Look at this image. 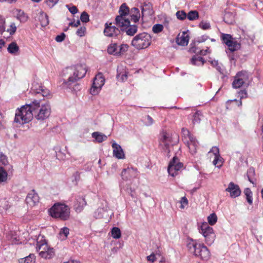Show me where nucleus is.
<instances>
[{
	"mask_svg": "<svg viewBox=\"0 0 263 263\" xmlns=\"http://www.w3.org/2000/svg\"><path fill=\"white\" fill-rule=\"evenodd\" d=\"M255 170L253 168H250L247 173V176L248 180L253 184L255 185L254 176H255Z\"/></svg>",
	"mask_w": 263,
	"mask_h": 263,
	"instance_id": "obj_37",
	"label": "nucleus"
},
{
	"mask_svg": "<svg viewBox=\"0 0 263 263\" xmlns=\"http://www.w3.org/2000/svg\"><path fill=\"white\" fill-rule=\"evenodd\" d=\"M146 258L148 261L152 262H154L156 260V255L154 253H152L150 255L147 256Z\"/></svg>",
	"mask_w": 263,
	"mask_h": 263,
	"instance_id": "obj_61",
	"label": "nucleus"
},
{
	"mask_svg": "<svg viewBox=\"0 0 263 263\" xmlns=\"http://www.w3.org/2000/svg\"><path fill=\"white\" fill-rule=\"evenodd\" d=\"M191 62L195 65H203L204 61L202 57L194 56L192 58Z\"/></svg>",
	"mask_w": 263,
	"mask_h": 263,
	"instance_id": "obj_39",
	"label": "nucleus"
},
{
	"mask_svg": "<svg viewBox=\"0 0 263 263\" xmlns=\"http://www.w3.org/2000/svg\"><path fill=\"white\" fill-rule=\"evenodd\" d=\"M126 30V32L128 35H134L137 31V26L135 25H130L126 26L124 28Z\"/></svg>",
	"mask_w": 263,
	"mask_h": 263,
	"instance_id": "obj_36",
	"label": "nucleus"
},
{
	"mask_svg": "<svg viewBox=\"0 0 263 263\" xmlns=\"http://www.w3.org/2000/svg\"><path fill=\"white\" fill-rule=\"evenodd\" d=\"M49 212L52 217L67 220L70 216V208L65 204L55 203L49 209Z\"/></svg>",
	"mask_w": 263,
	"mask_h": 263,
	"instance_id": "obj_6",
	"label": "nucleus"
},
{
	"mask_svg": "<svg viewBox=\"0 0 263 263\" xmlns=\"http://www.w3.org/2000/svg\"><path fill=\"white\" fill-rule=\"evenodd\" d=\"M86 32V28L85 27H81L78 29L76 32L77 35L82 37L85 35Z\"/></svg>",
	"mask_w": 263,
	"mask_h": 263,
	"instance_id": "obj_52",
	"label": "nucleus"
},
{
	"mask_svg": "<svg viewBox=\"0 0 263 263\" xmlns=\"http://www.w3.org/2000/svg\"><path fill=\"white\" fill-rule=\"evenodd\" d=\"M92 137L99 143L105 141L107 138V137L105 135L97 132H93L92 134Z\"/></svg>",
	"mask_w": 263,
	"mask_h": 263,
	"instance_id": "obj_30",
	"label": "nucleus"
},
{
	"mask_svg": "<svg viewBox=\"0 0 263 263\" xmlns=\"http://www.w3.org/2000/svg\"><path fill=\"white\" fill-rule=\"evenodd\" d=\"M189 251L201 259L207 260L210 258V252L203 244L198 243L196 240H189L187 243Z\"/></svg>",
	"mask_w": 263,
	"mask_h": 263,
	"instance_id": "obj_4",
	"label": "nucleus"
},
{
	"mask_svg": "<svg viewBox=\"0 0 263 263\" xmlns=\"http://www.w3.org/2000/svg\"><path fill=\"white\" fill-rule=\"evenodd\" d=\"M146 119L147 125H151L153 123V119L149 116H147Z\"/></svg>",
	"mask_w": 263,
	"mask_h": 263,
	"instance_id": "obj_63",
	"label": "nucleus"
},
{
	"mask_svg": "<svg viewBox=\"0 0 263 263\" xmlns=\"http://www.w3.org/2000/svg\"><path fill=\"white\" fill-rule=\"evenodd\" d=\"M9 164V161L7 157L1 153L0 154V166H7Z\"/></svg>",
	"mask_w": 263,
	"mask_h": 263,
	"instance_id": "obj_44",
	"label": "nucleus"
},
{
	"mask_svg": "<svg viewBox=\"0 0 263 263\" xmlns=\"http://www.w3.org/2000/svg\"><path fill=\"white\" fill-rule=\"evenodd\" d=\"M199 26L201 28H202L204 30L209 29H210V28L211 27L210 24L209 22H201Z\"/></svg>",
	"mask_w": 263,
	"mask_h": 263,
	"instance_id": "obj_57",
	"label": "nucleus"
},
{
	"mask_svg": "<svg viewBox=\"0 0 263 263\" xmlns=\"http://www.w3.org/2000/svg\"><path fill=\"white\" fill-rule=\"evenodd\" d=\"M117 78L119 81L124 82L127 79V72L123 66L118 67Z\"/></svg>",
	"mask_w": 263,
	"mask_h": 263,
	"instance_id": "obj_24",
	"label": "nucleus"
},
{
	"mask_svg": "<svg viewBox=\"0 0 263 263\" xmlns=\"http://www.w3.org/2000/svg\"><path fill=\"white\" fill-rule=\"evenodd\" d=\"M57 158L59 160H64L66 158L65 154L62 152L61 150H59L58 152H57L56 155Z\"/></svg>",
	"mask_w": 263,
	"mask_h": 263,
	"instance_id": "obj_56",
	"label": "nucleus"
},
{
	"mask_svg": "<svg viewBox=\"0 0 263 263\" xmlns=\"http://www.w3.org/2000/svg\"><path fill=\"white\" fill-rule=\"evenodd\" d=\"M86 205V202L83 196H79L77 198L74 208L77 212H80L83 208Z\"/></svg>",
	"mask_w": 263,
	"mask_h": 263,
	"instance_id": "obj_23",
	"label": "nucleus"
},
{
	"mask_svg": "<svg viewBox=\"0 0 263 263\" xmlns=\"http://www.w3.org/2000/svg\"><path fill=\"white\" fill-rule=\"evenodd\" d=\"M121 175L122 176L123 179H129L131 178L135 177L137 175V171L133 168H127L126 169H124Z\"/></svg>",
	"mask_w": 263,
	"mask_h": 263,
	"instance_id": "obj_22",
	"label": "nucleus"
},
{
	"mask_svg": "<svg viewBox=\"0 0 263 263\" xmlns=\"http://www.w3.org/2000/svg\"><path fill=\"white\" fill-rule=\"evenodd\" d=\"M36 240V250L41 257L48 259L54 257V250L48 245L44 236L39 235Z\"/></svg>",
	"mask_w": 263,
	"mask_h": 263,
	"instance_id": "obj_3",
	"label": "nucleus"
},
{
	"mask_svg": "<svg viewBox=\"0 0 263 263\" xmlns=\"http://www.w3.org/2000/svg\"><path fill=\"white\" fill-rule=\"evenodd\" d=\"M183 141L188 147L190 153L194 154L196 153L198 143L195 138L192 135L188 129L183 128L182 129Z\"/></svg>",
	"mask_w": 263,
	"mask_h": 263,
	"instance_id": "obj_8",
	"label": "nucleus"
},
{
	"mask_svg": "<svg viewBox=\"0 0 263 263\" xmlns=\"http://www.w3.org/2000/svg\"><path fill=\"white\" fill-rule=\"evenodd\" d=\"M104 33L108 37H118L120 35V30L111 23H106L105 24Z\"/></svg>",
	"mask_w": 263,
	"mask_h": 263,
	"instance_id": "obj_16",
	"label": "nucleus"
},
{
	"mask_svg": "<svg viewBox=\"0 0 263 263\" xmlns=\"http://www.w3.org/2000/svg\"><path fill=\"white\" fill-rule=\"evenodd\" d=\"M244 193L246 196L248 202L250 204H252L253 202L252 192L249 188H246L244 190Z\"/></svg>",
	"mask_w": 263,
	"mask_h": 263,
	"instance_id": "obj_40",
	"label": "nucleus"
},
{
	"mask_svg": "<svg viewBox=\"0 0 263 263\" xmlns=\"http://www.w3.org/2000/svg\"><path fill=\"white\" fill-rule=\"evenodd\" d=\"M106 211L103 208H99L95 212V216L97 218H102L104 216Z\"/></svg>",
	"mask_w": 263,
	"mask_h": 263,
	"instance_id": "obj_50",
	"label": "nucleus"
},
{
	"mask_svg": "<svg viewBox=\"0 0 263 263\" xmlns=\"http://www.w3.org/2000/svg\"><path fill=\"white\" fill-rule=\"evenodd\" d=\"M226 191L230 193L231 198H236L239 196L241 191L238 185L231 182L229 183L228 187L226 189Z\"/></svg>",
	"mask_w": 263,
	"mask_h": 263,
	"instance_id": "obj_18",
	"label": "nucleus"
},
{
	"mask_svg": "<svg viewBox=\"0 0 263 263\" xmlns=\"http://www.w3.org/2000/svg\"><path fill=\"white\" fill-rule=\"evenodd\" d=\"M20 263H35V256L33 254H30L25 258H21L19 260Z\"/></svg>",
	"mask_w": 263,
	"mask_h": 263,
	"instance_id": "obj_34",
	"label": "nucleus"
},
{
	"mask_svg": "<svg viewBox=\"0 0 263 263\" xmlns=\"http://www.w3.org/2000/svg\"><path fill=\"white\" fill-rule=\"evenodd\" d=\"M16 30V27L14 23H12L10 25L9 28L7 29V31L9 32L11 35L13 34L15 32Z\"/></svg>",
	"mask_w": 263,
	"mask_h": 263,
	"instance_id": "obj_53",
	"label": "nucleus"
},
{
	"mask_svg": "<svg viewBox=\"0 0 263 263\" xmlns=\"http://www.w3.org/2000/svg\"><path fill=\"white\" fill-rule=\"evenodd\" d=\"M164 27L162 24H157L153 26L152 30L155 33H159L162 31Z\"/></svg>",
	"mask_w": 263,
	"mask_h": 263,
	"instance_id": "obj_46",
	"label": "nucleus"
},
{
	"mask_svg": "<svg viewBox=\"0 0 263 263\" xmlns=\"http://www.w3.org/2000/svg\"><path fill=\"white\" fill-rule=\"evenodd\" d=\"M36 105L32 101L29 104L22 106L16 110L14 121L20 124H25L29 122L34 116V108Z\"/></svg>",
	"mask_w": 263,
	"mask_h": 263,
	"instance_id": "obj_2",
	"label": "nucleus"
},
{
	"mask_svg": "<svg viewBox=\"0 0 263 263\" xmlns=\"http://www.w3.org/2000/svg\"><path fill=\"white\" fill-rule=\"evenodd\" d=\"M172 145V137L166 132H162L159 136V145L167 154L171 151Z\"/></svg>",
	"mask_w": 263,
	"mask_h": 263,
	"instance_id": "obj_11",
	"label": "nucleus"
},
{
	"mask_svg": "<svg viewBox=\"0 0 263 263\" xmlns=\"http://www.w3.org/2000/svg\"><path fill=\"white\" fill-rule=\"evenodd\" d=\"M66 7L72 14H76L78 11L77 8L74 6H70L69 5H67Z\"/></svg>",
	"mask_w": 263,
	"mask_h": 263,
	"instance_id": "obj_54",
	"label": "nucleus"
},
{
	"mask_svg": "<svg viewBox=\"0 0 263 263\" xmlns=\"http://www.w3.org/2000/svg\"><path fill=\"white\" fill-rule=\"evenodd\" d=\"M113 156L118 159H124L125 158L124 152L121 146L116 142L112 143Z\"/></svg>",
	"mask_w": 263,
	"mask_h": 263,
	"instance_id": "obj_19",
	"label": "nucleus"
},
{
	"mask_svg": "<svg viewBox=\"0 0 263 263\" xmlns=\"http://www.w3.org/2000/svg\"><path fill=\"white\" fill-rule=\"evenodd\" d=\"M211 64L214 66L215 67L216 69L219 71V72H221V68L219 66H218V63L217 61L216 60H213L211 61Z\"/></svg>",
	"mask_w": 263,
	"mask_h": 263,
	"instance_id": "obj_60",
	"label": "nucleus"
},
{
	"mask_svg": "<svg viewBox=\"0 0 263 263\" xmlns=\"http://www.w3.org/2000/svg\"><path fill=\"white\" fill-rule=\"evenodd\" d=\"M115 24L119 27H121L122 30H124L126 26H129L130 21L126 17L122 16H117L115 20Z\"/></svg>",
	"mask_w": 263,
	"mask_h": 263,
	"instance_id": "obj_20",
	"label": "nucleus"
},
{
	"mask_svg": "<svg viewBox=\"0 0 263 263\" xmlns=\"http://www.w3.org/2000/svg\"><path fill=\"white\" fill-rule=\"evenodd\" d=\"M59 0H47L46 4L50 8L53 7L58 3Z\"/></svg>",
	"mask_w": 263,
	"mask_h": 263,
	"instance_id": "obj_58",
	"label": "nucleus"
},
{
	"mask_svg": "<svg viewBox=\"0 0 263 263\" xmlns=\"http://www.w3.org/2000/svg\"><path fill=\"white\" fill-rule=\"evenodd\" d=\"M7 238L13 245H18L21 243L20 238L15 232H10L7 235Z\"/></svg>",
	"mask_w": 263,
	"mask_h": 263,
	"instance_id": "obj_26",
	"label": "nucleus"
},
{
	"mask_svg": "<svg viewBox=\"0 0 263 263\" xmlns=\"http://www.w3.org/2000/svg\"><path fill=\"white\" fill-rule=\"evenodd\" d=\"M199 232L204 236L206 243L211 246L214 241L215 235L213 229L210 227L206 222L201 224L199 229Z\"/></svg>",
	"mask_w": 263,
	"mask_h": 263,
	"instance_id": "obj_9",
	"label": "nucleus"
},
{
	"mask_svg": "<svg viewBox=\"0 0 263 263\" xmlns=\"http://www.w3.org/2000/svg\"><path fill=\"white\" fill-rule=\"evenodd\" d=\"M33 91L36 95L41 94L43 97H49L50 96V91L46 88H44L42 86H39V88H35L33 86Z\"/></svg>",
	"mask_w": 263,
	"mask_h": 263,
	"instance_id": "obj_27",
	"label": "nucleus"
},
{
	"mask_svg": "<svg viewBox=\"0 0 263 263\" xmlns=\"http://www.w3.org/2000/svg\"><path fill=\"white\" fill-rule=\"evenodd\" d=\"M65 37V35L64 33H61L60 35H58L55 37V41L57 42H62Z\"/></svg>",
	"mask_w": 263,
	"mask_h": 263,
	"instance_id": "obj_59",
	"label": "nucleus"
},
{
	"mask_svg": "<svg viewBox=\"0 0 263 263\" xmlns=\"http://www.w3.org/2000/svg\"><path fill=\"white\" fill-rule=\"evenodd\" d=\"M209 153H213L214 157L220 155L219 148L216 146H213L209 151Z\"/></svg>",
	"mask_w": 263,
	"mask_h": 263,
	"instance_id": "obj_55",
	"label": "nucleus"
},
{
	"mask_svg": "<svg viewBox=\"0 0 263 263\" xmlns=\"http://www.w3.org/2000/svg\"><path fill=\"white\" fill-rule=\"evenodd\" d=\"M217 217L215 213H212V214H210L208 217V223L210 225L213 226V225L215 224L216 223V222H217Z\"/></svg>",
	"mask_w": 263,
	"mask_h": 263,
	"instance_id": "obj_45",
	"label": "nucleus"
},
{
	"mask_svg": "<svg viewBox=\"0 0 263 263\" xmlns=\"http://www.w3.org/2000/svg\"><path fill=\"white\" fill-rule=\"evenodd\" d=\"M8 174L3 166H0V186L8 181Z\"/></svg>",
	"mask_w": 263,
	"mask_h": 263,
	"instance_id": "obj_28",
	"label": "nucleus"
},
{
	"mask_svg": "<svg viewBox=\"0 0 263 263\" xmlns=\"http://www.w3.org/2000/svg\"><path fill=\"white\" fill-rule=\"evenodd\" d=\"M249 74L246 71H240L238 72L235 77L234 80L232 83L233 87L235 88H239L242 85L248 81Z\"/></svg>",
	"mask_w": 263,
	"mask_h": 263,
	"instance_id": "obj_15",
	"label": "nucleus"
},
{
	"mask_svg": "<svg viewBox=\"0 0 263 263\" xmlns=\"http://www.w3.org/2000/svg\"><path fill=\"white\" fill-rule=\"evenodd\" d=\"M3 128V116L1 114H0V129H2Z\"/></svg>",
	"mask_w": 263,
	"mask_h": 263,
	"instance_id": "obj_64",
	"label": "nucleus"
},
{
	"mask_svg": "<svg viewBox=\"0 0 263 263\" xmlns=\"http://www.w3.org/2000/svg\"><path fill=\"white\" fill-rule=\"evenodd\" d=\"M39 195L34 190L29 193L26 198V203L29 207L36 206L39 203Z\"/></svg>",
	"mask_w": 263,
	"mask_h": 263,
	"instance_id": "obj_17",
	"label": "nucleus"
},
{
	"mask_svg": "<svg viewBox=\"0 0 263 263\" xmlns=\"http://www.w3.org/2000/svg\"><path fill=\"white\" fill-rule=\"evenodd\" d=\"M238 94L240 100L247 97V92L245 90H240Z\"/></svg>",
	"mask_w": 263,
	"mask_h": 263,
	"instance_id": "obj_62",
	"label": "nucleus"
},
{
	"mask_svg": "<svg viewBox=\"0 0 263 263\" xmlns=\"http://www.w3.org/2000/svg\"><path fill=\"white\" fill-rule=\"evenodd\" d=\"M130 14L132 20L136 23L139 20L140 17V13L139 9L137 8H133L130 10Z\"/></svg>",
	"mask_w": 263,
	"mask_h": 263,
	"instance_id": "obj_31",
	"label": "nucleus"
},
{
	"mask_svg": "<svg viewBox=\"0 0 263 263\" xmlns=\"http://www.w3.org/2000/svg\"><path fill=\"white\" fill-rule=\"evenodd\" d=\"M16 18L22 23L26 22L28 20L27 15L21 10H16Z\"/></svg>",
	"mask_w": 263,
	"mask_h": 263,
	"instance_id": "obj_35",
	"label": "nucleus"
},
{
	"mask_svg": "<svg viewBox=\"0 0 263 263\" xmlns=\"http://www.w3.org/2000/svg\"><path fill=\"white\" fill-rule=\"evenodd\" d=\"M80 19L82 22L87 23L89 21V16L87 12L84 11L81 15Z\"/></svg>",
	"mask_w": 263,
	"mask_h": 263,
	"instance_id": "obj_49",
	"label": "nucleus"
},
{
	"mask_svg": "<svg viewBox=\"0 0 263 263\" xmlns=\"http://www.w3.org/2000/svg\"><path fill=\"white\" fill-rule=\"evenodd\" d=\"M189 36L185 32H183L181 34H178L176 38V43L179 45L186 46L189 41Z\"/></svg>",
	"mask_w": 263,
	"mask_h": 263,
	"instance_id": "obj_21",
	"label": "nucleus"
},
{
	"mask_svg": "<svg viewBox=\"0 0 263 263\" xmlns=\"http://www.w3.org/2000/svg\"><path fill=\"white\" fill-rule=\"evenodd\" d=\"M152 42V37L146 32H142L136 35L132 41V45L137 49H145Z\"/></svg>",
	"mask_w": 263,
	"mask_h": 263,
	"instance_id": "obj_7",
	"label": "nucleus"
},
{
	"mask_svg": "<svg viewBox=\"0 0 263 263\" xmlns=\"http://www.w3.org/2000/svg\"><path fill=\"white\" fill-rule=\"evenodd\" d=\"M86 72V66L84 65H77L65 68L62 72V76L64 78L63 87H69L73 83L83 78Z\"/></svg>",
	"mask_w": 263,
	"mask_h": 263,
	"instance_id": "obj_1",
	"label": "nucleus"
},
{
	"mask_svg": "<svg viewBox=\"0 0 263 263\" xmlns=\"http://www.w3.org/2000/svg\"><path fill=\"white\" fill-rule=\"evenodd\" d=\"M19 49V47L16 42H13L9 45L7 50L11 54H16L18 53Z\"/></svg>",
	"mask_w": 263,
	"mask_h": 263,
	"instance_id": "obj_29",
	"label": "nucleus"
},
{
	"mask_svg": "<svg viewBox=\"0 0 263 263\" xmlns=\"http://www.w3.org/2000/svg\"><path fill=\"white\" fill-rule=\"evenodd\" d=\"M183 165L176 157H174L170 161L167 168L168 174L172 176H175L183 168Z\"/></svg>",
	"mask_w": 263,
	"mask_h": 263,
	"instance_id": "obj_14",
	"label": "nucleus"
},
{
	"mask_svg": "<svg viewBox=\"0 0 263 263\" xmlns=\"http://www.w3.org/2000/svg\"><path fill=\"white\" fill-rule=\"evenodd\" d=\"M186 17L190 21H193L199 17V14L197 11H191L187 14Z\"/></svg>",
	"mask_w": 263,
	"mask_h": 263,
	"instance_id": "obj_43",
	"label": "nucleus"
},
{
	"mask_svg": "<svg viewBox=\"0 0 263 263\" xmlns=\"http://www.w3.org/2000/svg\"><path fill=\"white\" fill-rule=\"evenodd\" d=\"M39 19L42 26L45 27L49 24L48 16L43 12L40 13Z\"/></svg>",
	"mask_w": 263,
	"mask_h": 263,
	"instance_id": "obj_32",
	"label": "nucleus"
},
{
	"mask_svg": "<svg viewBox=\"0 0 263 263\" xmlns=\"http://www.w3.org/2000/svg\"><path fill=\"white\" fill-rule=\"evenodd\" d=\"M201 115L200 112H197L193 115V123L194 124H198L201 120Z\"/></svg>",
	"mask_w": 263,
	"mask_h": 263,
	"instance_id": "obj_48",
	"label": "nucleus"
},
{
	"mask_svg": "<svg viewBox=\"0 0 263 263\" xmlns=\"http://www.w3.org/2000/svg\"><path fill=\"white\" fill-rule=\"evenodd\" d=\"M221 39L231 52L237 51L240 48V43L236 41L230 34L222 33Z\"/></svg>",
	"mask_w": 263,
	"mask_h": 263,
	"instance_id": "obj_13",
	"label": "nucleus"
},
{
	"mask_svg": "<svg viewBox=\"0 0 263 263\" xmlns=\"http://www.w3.org/2000/svg\"><path fill=\"white\" fill-rule=\"evenodd\" d=\"M180 206L181 209H183L188 204V200L185 197H182L180 201Z\"/></svg>",
	"mask_w": 263,
	"mask_h": 263,
	"instance_id": "obj_51",
	"label": "nucleus"
},
{
	"mask_svg": "<svg viewBox=\"0 0 263 263\" xmlns=\"http://www.w3.org/2000/svg\"><path fill=\"white\" fill-rule=\"evenodd\" d=\"M37 106L34 108V118L39 121H44L48 119L50 116L51 112V106L49 103H45L41 104L39 100H35L33 101Z\"/></svg>",
	"mask_w": 263,
	"mask_h": 263,
	"instance_id": "obj_5",
	"label": "nucleus"
},
{
	"mask_svg": "<svg viewBox=\"0 0 263 263\" xmlns=\"http://www.w3.org/2000/svg\"><path fill=\"white\" fill-rule=\"evenodd\" d=\"M177 18L180 20H184L186 18L187 14L183 11H178L176 13Z\"/></svg>",
	"mask_w": 263,
	"mask_h": 263,
	"instance_id": "obj_47",
	"label": "nucleus"
},
{
	"mask_svg": "<svg viewBox=\"0 0 263 263\" xmlns=\"http://www.w3.org/2000/svg\"><path fill=\"white\" fill-rule=\"evenodd\" d=\"M128 47L127 44H122L119 45L117 43L111 42L108 46L107 51L109 54L121 56L128 50Z\"/></svg>",
	"mask_w": 263,
	"mask_h": 263,
	"instance_id": "obj_10",
	"label": "nucleus"
},
{
	"mask_svg": "<svg viewBox=\"0 0 263 263\" xmlns=\"http://www.w3.org/2000/svg\"><path fill=\"white\" fill-rule=\"evenodd\" d=\"M111 236L115 239H119L121 236V233L120 229L117 227H114L111 231Z\"/></svg>",
	"mask_w": 263,
	"mask_h": 263,
	"instance_id": "obj_42",
	"label": "nucleus"
},
{
	"mask_svg": "<svg viewBox=\"0 0 263 263\" xmlns=\"http://www.w3.org/2000/svg\"><path fill=\"white\" fill-rule=\"evenodd\" d=\"M104 83L105 79L103 74L101 73H99L93 79L92 86L90 89V93L93 96L98 95L101 90Z\"/></svg>",
	"mask_w": 263,
	"mask_h": 263,
	"instance_id": "obj_12",
	"label": "nucleus"
},
{
	"mask_svg": "<svg viewBox=\"0 0 263 263\" xmlns=\"http://www.w3.org/2000/svg\"><path fill=\"white\" fill-rule=\"evenodd\" d=\"M154 13L152 5L151 3H144L142 7V14L144 15H152Z\"/></svg>",
	"mask_w": 263,
	"mask_h": 263,
	"instance_id": "obj_25",
	"label": "nucleus"
},
{
	"mask_svg": "<svg viewBox=\"0 0 263 263\" xmlns=\"http://www.w3.org/2000/svg\"><path fill=\"white\" fill-rule=\"evenodd\" d=\"M69 234V229L67 227L62 228L59 233V238L62 240H65Z\"/></svg>",
	"mask_w": 263,
	"mask_h": 263,
	"instance_id": "obj_33",
	"label": "nucleus"
},
{
	"mask_svg": "<svg viewBox=\"0 0 263 263\" xmlns=\"http://www.w3.org/2000/svg\"><path fill=\"white\" fill-rule=\"evenodd\" d=\"M213 164L218 168H220L223 164V159L220 155L214 157Z\"/></svg>",
	"mask_w": 263,
	"mask_h": 263,
	"instance_id": "obj_41",
	"label": "nucleus"
},
{
	"mask_svg": "<svg viewBox=\"0 0 263 263\" xmlns=\"http://www.w3.org/2000/svg\"><path fill=\"white\" fill-rule=\"evenodd\" d=\"M129 9L126 6L125 4H123L120 6L119 12L120 15L119 16H122L124 17H126V15H127L129 13Z\"/></svg>",
	"mask_w": 263,
	"mask_h": 263,
	"instance_id": "obj_38",
	"label": "nucleus"
}]
</instances>
